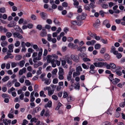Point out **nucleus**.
Listing matches in <instances>:
<instances>
[{"mask_svg": "<svg viewBox=\"0 0 125 125\" xmlns=\"http://www.w3.org/2000/svg\"><path fill=\"white\" fill-rule=\"evenodd\" d=\"M40 15L41 18L43 19H45V18L46 16V14L44 12H42L40 13Z\"/></svg>", "mask_w": 125, "mask_h": 125, "instance_id": "c85d7f7f", "label": "nucleus"}, {"mask_svg": "<svg viewBox=\"0 0 125 125\" xmlns=\"http://www.w3.org/2000/svg\"><path fill=\"white\" fill-rule=\"evenodd\" d=\"M47 32L45 31H41L40 33V35L42 37H43L46 36Z\"/></svg>", "mask_w": 125, "mask_h": 125, "instance_id": "bb28decb", "label": "nucleus"}, {"mask_svg": "<svg viewBox=\"0 0 125 125\" xmlns=\"http://www.w3.org/2000/svg\"><path fill=\"white\" fill-rule=\"evenodd\" d=\"M33 48L36 50V51H39V52H40V50L41 49H42V48H38L37 45L36 44H34L33 45Z\"/></svg>", "mask_w": 125, "mask_h": 125, "instance_id": "9b49d317", "label": "nucleus"}, {"mask_svg": "<svg viewBox=\"0 0 125 125\" xmlns=\"http://www.w3.org/2000/svg\"><path fill=\"white\" fill-rule=\"evenodd\" d=\"M52 102L51 101H48V102L47 104H46L44 106V107L45 108H47V107H48L49 108L51 107L52 105Z\"/></svg>", "mask_w": 125, "mask_h": 125, "instance_id": "4468645a", "label": "nucleus"}, {"mask_svg": "<svg viewBox=\"0 0 125 125\" xmlns=\"http://www.w3.org/2000/svg\"><path fill=\"white\" fill-rule=\"evenodd\" d=\"M26 71V68L25 67H24L22 69L20 70L19 73V74L20 75H22L23 73H25Z\"/></svg>", "mask_w": 125, "mask_h": 125, "instance_id": "0eeeda50", "label": "nucleus"}, {"mask_svg": "<svg viewBox=\"0 0 125 125\" xmlns=\"http://www.w3.org/2000/svg\"><path fill=\"white\" fill-rule=\"evenodd\" d=\"M46 22L48 24H51L52 22V21L50 19H47L46 21Z\"/></svg>", "mask_w": 125, "mask_h": 125, "instance_id": "0e129e2a", "label": "nucleus"}, {"mask_svg": "<svg viewBox=\"0 0 125 125\" xmlns=\"http://www.w3.org/2000/svg\"><path fill=\"white\" fill-rule=\"evenodd\" d=\"M105 62H95L94 63V64L96 67H101L104 66Z\"/></svg>", "mask_w": 125, "mask_h": 125, "instance_id": "20e7f679", "label": "nucleus"}, {"mask_svg": "<svg viewBox=\"0 0 125 125\" xmlns=\"http://www.w3.org/2000/svg\"><path fill=\"white\" fill-rule=\"evenodd\" d=\"M40 96L43 97H45L46 96V95L44 94V92L42 91H41L40 92Z\"/></svg>", "mask_w": 125, "mask_h": 125, "instance_id": "a878e982", "label": "nucleus"}, {"mask_svg": "<svg viewBox=\"0 0 125 125\" xmlns=\"http://www.w3.org/2000/svg\"><path fill=\"white\" fill-rule=\"evenodd\" d=\"M1 45L2 47H5L8 45V43L6 41H3L1 43Z\"/></svg>", "mask_w": 125, "mask_h": 125, "instance_id": "f3484780", "label": "nucleus"}, {"mask_svg": "<svg viewBox=\"0 0 125 125\" xmlns=\"http://www.w3.org/2000/svg\"><path fill=\"white\" fill-rule=\"evenodd\" d=\"M101 47V45L99 44H95L94 46V48L96 49H99Z\"/></svg>", "mask_w": 125, "mask_h": 125, "instance_id": "f704fd0d", "label": "nucleus"}, {"mask_svg": "<svg viewBox=\"0 0 125 125\" xmlns=\"http://www.w3.org/2000/svg\"><path fill=\"white\" fill-rule=\"evenodd\" d=\"M25 63V61L24 60H22L19 62V66L21 67H23Z\"/></svg>", "mask_w": 125, "mask_h": 125, "instance_id": "4be33fe9", "label": "nucleus"}, {"mask_svg": "<svg viewBox=\"0 0 125 125\" xmlns=\"http://www.w3.org/2000/svg\"><path fill=\"white\" fill-rule=\"evenodd\" d=\"M76 70L77 71L80 72L82 71V70L81 66H79L76 68Z\"/></svg>", "mask_w": 125, "mask_h": 125, "instance_id": "a19ab883", "label": "nucleus"}, {"mask_svg": "<svg viewBox=\"0 0 125 125\" xmlns=\"http://www.w3.org/2000/svg\"><path fill=\"white\" fill-rule=\"evenodd\" d=\"M24 19L23 18H21L18 21V23L19 24H21L23 23L24 22Z\"/></svg>", "mask_w": 125, "mask_h": 125, "instance_id": "e2e57ef3", "label": "nucleus"}, {"mask_svg": "<svg viewBox=\"0 0 125 125\" xmlns=\"http://www.w3.org/2000/svg\"><path fill=\"white\" fill-rule=\"evenodd\" d=\"M67 99L68 102H71L72 101V97L70 95L69 96L67 97Z\"/></svg>", "mask_w": 125, "mask_h": 125, "instance_id": "864d4df0", "label": "nucleus"}, {"mask_svg": "<svg viewBox=\"0 0 125 125\" xmlns=\"http://www.w3.org/2000/svg\"><path fill=\"white\" fill-rule=\"evenodd\" d=\"M88 35L94 38V36H95L96 34L94 33H92L90 31H89L88 32Z\"/></svg>", "mask_w": 125, "mask_h": 125, "instance_id": "a211bd4d", "label": "nucleus"}, {"mask_svg": "<svg viewBox=\"0 0 125 125\" xmlns=\"http://www.w3.org/2000/svg\"><path fill=\"white\" fill-rule=\"evenodd\" d=\"M79 4V3L78 1H76L75 2L73 3V5L75 6V7L78 8V7L77 6Z\"/></svg>", "mask_w": 125, "mask_h": 125, "instance_id": "5fc2aeb1", "label": "nucleus"}, {"mask_svg": "<svg viewBox=\"0 0 125 125\" xmlns=\"http://www.w3.org/2000/svg\"><path fill=\"white\" fill-rule=\"evenodd\" d=\"M25 83L26 86H29L31 84V83L28 80H26L25 81Z\"/></svg>", "mask_w": 125, "mask_h": 125, "instance_id": "7c9ffc66", "label": "nucleus"}, {"mask_svg": "<svg viewBox=\"0 0 125 125\" xmlns=\"http://www.w3.org/2000/svg\"><path fill=\"white\" fill-rule=\"evenodd\" d=\"M105 64L104 65V66H105L107 69H110V65L108 64L106 62H105Z\"/></svg>", "mask_w": 125, "mask_h": 125, "instance_id": "ea45409f", "label": "nucleus"}, {"mask_svg": "<svg viewBox=\"0 0 125 125\" xmlns=\"http://www.w3.org/2000/svg\"><path fill=\"white\" fill-rule=\"evenodd\" d=\"M71 59L74 62H78L79 61V58L78 56L74 55H71L70 56Z\"/></svg>", "mask_w": 125, "mask_h": 125, "instance_id": "7ed1b4c3", "label": "nucleus"}, {"mask_svg": "<svg viewBox=\"0 0 125 125\" xmlns=\"http://www.w3.org/2000/svg\"><path fill=\"white\" fill-rule=\"evenodd\" d=\"M42 64V63L38 61L37 63H35L34 65V68H37L39 66L41 65Z\"/></svg>", "mask_w": 125, "mask_h": 125, "instance_id": "ddd939ff", "label": "nucleus"}, {"mask_svg": "<svg viewBox=\"0 0 125 125\" xmlns=\"http://www.w3.org/2000/svg\"><path fill=\"white\" fill-rule=\"evenodd\" d=\"M58 80L57 78L54 79L53 81V83L54 84H56L58 83Z\"/></svg>", "mask_w": 125, "mask_h": 125, "instance_id": "338daca9", "label": "nucleus"}, {"mask_svg": "<svg viewBox=\"0 0 125 125\" xmlns=\"http://www.w3.org/2000/svg\"><path fill=\"white\" fill-rule=\"evenodd\" d=\"M64 74H58V78L60 80H62L64 79L63 75Z\"/></svg>", "mask_w": 125, "mask_h": 125, "instance_id": "c03bdc74", "label": "nucleus"}, {"mask_svg": "<svg viewBox=\"0 0 125 125\" xmlns=\"http://www.w3.org/2000/svg\"><path fill=\"white\" fill-rule=\"evenodd\" d=\"M53 59H57L58 58V56L54 54H52V55H51Z\"/></svg>", "mask_w": 125, "mask_h": 125, "instance_id": "bf43d9fd", "label": "nucleus"}, {"mask_svg": "<svg viewBox=\"0 0 125 125\" xmlns=\"http://www.w3.org/2000/svg\"><path fill=\"white\" fill-rule=\"evenodd\" d=\"M86 15L85 13H82L81 15L77 16L76 19L78 21H79L84 20L86 18Z\"/></svg>", "mask_w": 125, "mask_h": 125, "instance_id": "f03ea898", "label": "nucleus"}, {"mask_svg": "<svg viewBox=\"0 0 125 125\" xmlns=\"http://www.w3.org/2000/svg\"><path fill=\"white\" fill-rule=\"evenodd\" d=\"M83 60L84 62L90 61L91 60L89 59L86 57L83 58Z\"/></svg>", "mask_w": 125, "mask_h": 125, "instance_id": "37998d69", "label": "nucleus"}, {"mask_svg": "<svg viewBox=\"0 0 125 125\" xmlns=\"http://www.w3.org/2000/svg\"><path fill=\"white\" fill-rule=\"evenodd\" d=\"M22 58V56L20 55L17 56L15 57V59L17 60H21Z\"/></svg>", "mask_w": 125, "mask_h": 125, "instance_id": "79ce46f5", "label": "nucleus"}, {"mask_svg": "<svg viewBox=\"0 0 125 125\" xmlns=\"http://www.w3.org/2000/svg\"><path fill=\"white\" fill-rule=\"evenodd\" d=\"M67 3L65 2H64L62 4V5L63 7H66L68 6Z\"/></svg>", "mask_w": 125, "mask_h": 125, "instance_id": "69168bd1", "label": "nucleus"}, {"mask_svg": "<svg viewBox=\"0 0 125 125\" xmlns=\"http://www.w3.org/2000/svg\"><path fill=\"white\" fill-rule=\"evenodd\" d=\"M110 65L112 69V71H113V69L116 68V65L113 63H110Z\"/></svg>", "mask_w": 125, "mask_h": 125, "instance_id": "cd10ccee", "label": "nucleus"}, {"mask_svg": "<svg viewBox=\"0 0 125 125\" xmlns=\"http://www.w3.org/2000/svg\"><path fill=\"white\" fill-rule=\"evenodd\" d=\"M68 96V94L66 92H64L63 94V97L64 98H66Z\"/></svg>", "mask_w": 125, "mask_h": 125, "instance_id": "2f4dec72", "label": "nucleus"}, {"mask_svg": "<svg viewBox=\"0 0 125 125\" xmlns=\"http://www.w3.org/2000/svg\"><path fill=\"white\" fill-rule=\"evenodd\" d=\"M102 7L103 8L106 9L108 7L107 4H103L101 5Z\"/></svg>", "mask_w": 125, "mask_h": 125, "instance_id": "09e8293b", "label": "nucleus"}, {"mask_svg": "<svg viewBox=\"0 0 125 125\" xmlns=\"http://www.w3.org/2000/svg\"><path fill=\"white\" fill-rule=\"evenodd\" d=\"M115 71L116 72V74L119 76H120L122 74V72L120 70L117 71L116 70H115Z\"/></svg>", "mask_w": 125, "mask_h": 125, "instance_id": "6e6d98bb", "label": "nucleus"}, {"mask_svg": "<svg viewBox=\"0 0 125 125\" xmlns=\"http://www.w3.org/2000/svg\"><path fill=\"white\" fill-rule=\"evenodd\" d=\"M25 78V77L24 75L22 76L20 79L19 82L21 83H23L24 81V78Z\"/></svg>", "mask_w": 125, "mask_h": 125, "instance_id": "412c9836", "label": "nucleus"}, {"mask_svg": "<svg viewBox=\"0 0 125 125\" xmlns=\"http://www.w3.org/2000/svg\"><path fill=\"white\" fill-rule=\"evenodd\" d=\"M54 91L53 90H49L48 93V95L49 96H51L53 94Z\"/></svg>", "mask_w": 125, "mask_h": 125, "instance_id": "72a5a7b5", "label": "nucleus"}, {"mask_svg": "<svg viewBox=\"0 0 125 125\" xmlns=\"http://www.w3.org/2000/svg\"><path fill=\"white\" fill-rule=\"evenodd\" d=\"M2 96L3 98H6L9 97V95L7 94H4L2 95Z\"/></svg>", "mask_w": 125, "mask_h": 125, "instance_id": "13d9d810", "label": "nucleus"}, {"mask_svg": "<svg viewBox=\"0 0 125 125\" xmlns=\"http://www.w3.org/2000/svg\"><path fill=\"white\" fill-rule=\"evenodd\" d=\"M12 33L10 32H6V35L8 38H10L12 36Z\"/></svg>", "mask_w": 125, "mask_h": 125, "instance_id": "6ab92c4d", "label": "nucleus"}, {"mask_svg": "<svg viewBox=\"0 0 125 125\" xmlns=\"http://www.w3.org/2000/svg\"><path fill=\"white\" fill-rule=\"evenodd\" d=\"M104 23L106 25V26L107 28H109L111 26L110 24L109 23V21L108 20L104 21Z\"/></svg>", "mask_w": 125, "mask_h": 125, "instance_id": "dca6fc26", "label": "nucleus"}, {"mask_svg": "<svg viewBox=\"0 0 125 125\" xmlns=\"http://www.w3.org/2000/svg\"><path fill=\"white\" fill-rule=\"evenodd\" d=\"M13 44H11L8 46V52H13Z\"/></svg>", "mask_w": 125, "mask_h": 125, "instance_id": "f8f14e48", "label": "nucleus"}, {"mask_svg": "<svg viewBox=\"0 0 125 125\" xmlns=\"http://www.w3.org/2000/svg\"><path fill=\"white\" fill-rule=\"evenodd\" d=\"M91 8V6H90L89 4H86L84 6L85 9L86 10H89V11L90 10V9Z\"/></svg>", "mask_w": 125, "mask_h": 125, "instance_id": "b1692460", "label": "nucleus"}, {"mask_svg": "<svg viewBox=\"0 0 125 125\" xmlns=\"http://www.w3.org/2000/svg\"><path fill=\"white\" fill-rule=\"evenodd\" d=\"M31 18L33 20H35L37 19L36 16L34 14H32L31 15Z\"/></svg>", "mask_w": 125, "mask_h": 125, "instance_id": "052dcab7", "label": "nucleus"}, {"mask_svg": "<svg viewBox=\"0 0 125 125\" xmlns=\"http://www.w3.org/2000/svg\"><path fill=\"white\" fill-rule=\"evenodd\" d=\"M27 28L29 29L32 28L33 27V25L31 23H29L27 25Z\"/></svg>", "mask_w": 125, "mask_h": 125, "instance_id": "774afa93", "label": "nucleus"}, {"mask_svg": "<svg viewBox=\"0 0 125 125\" xmlns=\"http://www.w3.org/2000/svg\"><path fill=\"white\" fill-rule=\"evenodd\" d=\"M8 31V30L6 28L3 27L2 26H0V32H6Z\"/></svg>", "mask_w": 125, "mask_h": 125, "instance_id": "1a4fd4ad", "label": "nucleus"}, {"mask_svg": "<svg viewBox=\"0 0 125 125\" xmlns=\"http://www.w3.org/2000/svg\"><path fill=\"white\" fill-rule=\"evenodd\" d=\"M64 59L66 61L68 64L70 65L72 64L73 63L72 61L68 55H66L65 56Z\"/></svg>", "mask_w": 125, "mask_h": 125, "instance_id": "39448f33", "label": "nucleus"}, {"mask_svg": "<svg viewBox=\"0 0 125 125\" xmlns=\"http://www.w3.org/2000/svg\"><path fill=\"white\" fill-rule=\"evenodd\" d=\"M42 55V50L41 49L40 50V52H39L38 54V56L36 57L35 58H33V61L34 62H36L37 61H40L41 59V57Z\"/></svg>", "mask_w": 125, "mask_h": 125, "instance_id": "f257e3e1", "label": "nucleus"}, {"mask_svg": "<svg viewBox=\"0 0 125 125\" xmlns=\"http://www.w3.org/2000/svg\"><path fill=\"white\" fill-rule=\"evenodd\" d=\"M6 39V37L5 35H2L0 37V40L2 41H5Z\"/></svg>", "mask_w": 125, "mask_h": 125, "instance_id": "603ef678", "label": "nucleus"}, {"mask_svg": "<svg viewBox=\"0 0 125 125\" xmlns=\"http://www.w3.org/2000/svg\"><path fill=\"white\" fill-rule=\"evenodd\" d=\"M52 98L53 100H57L58 99L57 96L55 95H53L52 96Z\"/></svg>", "mask_w": 125, "mask_h": 125, "instance_id": "a18cd8bd", "label": "nucleus"}, {"mask_svg": "<svg viewBox=\"0 0 125 125\" xmlns=\"http://www.w3.org/2000/svg\"><path fill=\"white\" fill-rule=\"evenodd\" d=\"M66 61L65 60H62L61 61V64L62 66H64L66 63Z\"/></svg>", "mask_w": 125, "mask_h": 125, "instance_id": "de8ad7c7", "label": "nucleus"}, {"mask_svg": "<svg viewBox=\"0 0 125 125\" xmlns=\"http://www.w3.org/2000/svg\"><path fill=\"white\" fill-rule=\"evenodd\" d=\"M6 12V10L5 8L2 7L0 8V12L4 13Z\"/></svg>", "mask_w": 125, "mask_h": 125, "instance_id": "c756f323", "label": "nucleus"}, {"mask_svg": "<svg viewBox=\"0 0 125 125\" xmlns=\"http://www.w3.org/2000/svg\"><path fill=\"white\" fill-rule=\"evenodd\" d=\"M36 28L39 30H41L42 28V26L41 25L39 24L37 25Z\"/></svg>", "mask_w": 125, "mask_h": 125, "instance_id": "4d7b16f0", "label": "nucleus"}, {"mask_svg": "<svg viewBox=\"0 0 125 125\" xmlns=\"http://www.w3.org/2000/svg\"><path fill=\"white\" fill-rule=\"evenodd\" d=\"M47 40L49 41H51L52 39L51 38V35L50 34H47Z\"/></svg>", "mask_w": 125, "mask_h": 125, "instance_id": "e433bc0d", "label": "nucleus"}, {"mask_svg": "<svg viewBox=\"0 0 125 125\" xmlns=\"http://www.w3.org/2000/svg\"><path fill=\"white\" fill-rule=\"evenodd\" d=\"M53 59H52L51 55H48L47 56V62L48 63H50L52 62V60Z\"/></svg>", "mask_w": 125, "mask_h": 125, "instance_id": "9d476101", "label": "nucleus"}, {"mask_svg": "<svg viewBox=\"0 0 125 125\" xmlns=\"http://www.w3.org/2000/svg\"><path fill=\"white\" fill-rule=\"evenodd\" d=\"M41 110V108L39 107H38L35 108L32 112V114L33 115H34L35 113H37L40 111Z\"/></svg>", "mask_w": 125, "mask_h": 125, "instance_id": "6e6552de", "label": "nucleus"}, {"mask_svg": "<svg viewBox=\"0 0 125 125\" xmlns=\"http://www.w3.org/2000/svg\"><path fill=\"white\" fill-rule=\"evenodd\" d=\"M13 35L14 37L15 38H17L19 39H22L23 37L22 35L19 32H16L13 33Z\"/></svg>", "mask_w": 125, "mask_h": 125, "instance_id": "423d86ee", "label": "nucleus"}, {"mask_svg": "<svg viewBox=\"0 0 125 125\" xmlns=\"http://www.w3.org/2000/svg\"><path fill=\"white\" fill-rule=\"evenodd\" d=\"M20 44V42L18 41H16V43L14 44L15 46L16 47H18Z\"/></svg>", "mask_w": 125, "mask_h": 125, "instance_id": "49530a36", "label": "nucleus"}, {"mask_svg": "<svg viewBox=\"0 0 125 125\" xmlns=\"http://www.w3.org/2000/svg\"><path fill=\"white\" fill-rule=\"evenodd\" d=\"M62 104H61L60 102L58 103L57 106L55 108V110H58L59 108L62 105Z\"/></svg>", "mask_w": 125, "mask_h": 125, "instance_id": "3c124183", "label": "nucleus"}, {"mask_svg": "<svg viewBox=\"0 0 125 125\" xmlns=\"http://www.w3.org/2000/svg\"><path fill=\"white\" fill-rule=\"evenodd\" d=\"M82 66L83 67L84 69H88L89 68V66H87L84 63L82 64Z\"/></svg>", "mask_w": 125, "mask_h": 125, "instance_id": "680f3d73", "label": "nucleus"}, {"mask_svg": "<svg viewBox=\"0 0 125 125\" xmlns=\"http://www.w3.org/2000/svg\"><path fill=\"white\" fill-rule=\"evenodd\" d=\"M55 62V60L54 59H53L51 62L52 64V66L53 67H55L56 66V64L54 63Z\"/></svg>", "mask_w": 125, "mask_h": 125, "instance_id": "c9c22d12", "label": "nucleus"}, {"mask_svg": "<svg viewBox=\"0 0 125 125\" xmlns=\"http://www.w3.org/2000/svg\"><path fill=\"white\" fill-rule=\"evenodd\" d=\"M100 21L98 19H97L96 21L95 24H94V27L95 28H96L97 26H98L100 24Z\"/></svg>", "mask_w": 125, "mask_h": 125, "instance_id": "5701e85b", "label": "nucleus"}, {"mask_svg": "<svg viewBox=\"0 0 125 125\" xmlns=\"http://www.w3.org/2000/svg\"><path fill=\"white\" fill-rule=\"evenodd\" d=\"M14 22L13 21H11L10 22V23L7 25V26L9 27H11L13 26L14 24L13 23Z\"/></svg>", "mask_w": 125, "mask_h": 125, "instance_id": "58836bf2", "label": "nucleus"}, {"mask_svg": "<svg viewBox=\"0 0 125 125\" xmlns=\"http://www.w3.org/2000/svg\"><path fill=\"white\" fill-rule=\"evenodd\" d=\"M114 80L115 81L114 84H115L118 83L120 81V80L119 79L116 78H115V79Z\"/></svg>", "mask_w": 125, "mask_h": 125, "instance_id": "8fccbe9b", "label": "nucleus"}, {"mask_svg": "<svg viewBox=\"0 0 125 125\" xmlns=\"http://www.w3.org/2000/svg\"><path fill=\"white\" fill-rule=\"evenodd\" d=\"M58 74H64V72L63 69L62 68H59Z\"/></svg>", "mask_w": 125, "mask_h": 125, "instance_id": "393cba45", "label": "nucleus"}, {"mask_svg": "<svg viewBox=\"0 0 125 125\" xmlns=\"http://www.w3.org/2000/svg\"><path fill=\"white\" fill-rule=\"evenodd\" d=\"M80 74V73L79 71L76 70L75 72L73 73V77H75L79 76Z\"/></svg>", "mask_w": 125, "mask_h": 125, "instance_id": "2eb2a0df", "label": "nucleus"}, {"mask_svg": "<svg viewBox=\"0 0 125 125\" xmlns=\"http://www.w3.org/2000/svg\"><path fill=\"white\" fill-rule=\"evenodd\" d=\"M74 88L78 90H79L80 89V84L79 83H77L76 84H75L74 85Z\"/></svg>", "mask_w": 125, "mask_h": 125, "instance_id": "aec40b11", "label": "nucleus"}, {"mask_svg": "<svg viewBox=\"0 0 125 125\" xmlns=\"http://www.w3.org/2000/svg\"><path fill=\"white\" fill-rule=\"evenodd\" d=\"M9 79V77L6 76L3 78L2 80L4 82H5L8 81Z\"/></svg>", "mask_w": 125, "mask_h": 125, "instance_id": "473e14b6", "label": "nucleus"}, {"mask_svg": "<svg viewBox=\"0 0 125 125\" xmlns=\"http://www.w3.org/2000/svg\"><path fill=\"white\" fill-rule=\"evenodd\" d=\"M51 82V81L50 80V79H47L45 82H44V83L47 85H48Z\"/></svg>", "mask_w": 125, "mask_h": 125, "instance_id": "4c0bfd02", "label": "nucleus"}]
</instances>
